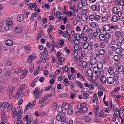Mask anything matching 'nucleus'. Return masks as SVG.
<instances>
[{
	"mask_svg": "<svg viewBox=\"0 0 124 124\" xmlns=\"http://www.w3.org/2000/svg\"><path fill=\"white\" fill-rule=\"evenodd\" d=\"M51 96V94H48L45 96L43 97L41 99L39 102V104H40L42 103L43 104L44 102H45V104L48 103L50 102V100L47 99L50 98Z\"/></svg>",
	"mask_w": 124,
	"mask_h": 124,
	"instance_id": "1",
	"label": "nucleus"
},
{
	"mask_svg": "<svg viewBox=\"0 0 124 124\" xmlns=\"http://www.w3.org/2000/svg\"><path fill=\"white\" fill-rule=\"evenodd\" d=\"M43 91V90L42 89L39 90V87L36 88L34 91V94L35 96V101L39 98Z\"/></svg>",
	"mask_w": 124,
	"mask_h": 124,
	"instance_id": "2",
	"label": "nucleus"
},
{
	"mask_svg": "<svg viewBox=\"0 0 124 124\" xmlns=\"http://www.w3.org/2000/svg\"><path fill=\"white\" fill-rule=\"evenodd\" d=\"M6 25L5 26L4 29L6 31H8L9 30V27L12 26L13 24L12 20L10 18H8L6 21Z\"/></svg>",
	"mask_w": 124,
	"mask_h": 124,
	"instance_id": "3",
	"label": "nucleus"
},
{
	"mask_svg": "<svg viewBox=\"0 0 124 124\" xmlns=\"http://www.w3.org/2000/svg\"><path fill=\"white\" fill-rule=\"evenodd\" d=\"M86 74L88 77H91L92 79L94 81L96 80L97 79V74L95 73V74L96 75V76H95V77L93 76V71L91 69H88L86 72Z\"/></svg>",
	"mask_w": 124,
	"mask_h": 124,
	"instance_id": "4",
	"label": "nucleus"
},
{
	"mask_svg": "<svg viewBox=\"0 0 124 124\" xmlns=\"http://www.w3.org/2000/svg\"><path fill=\"white\" fill-rule=\"evenodd\" d=\"M115 4L117 6H118L120 7H123L124 6V0H115Z\"/></svg>",
	"mask_w": 124,
	"mask_h": 124,
	"instance_id": "5",
	"label": "nucleus"
},
{
	"mask_svg": "<svg viewBox=\"0 0 124 124\" xmlns=\"http://www.w3.org/2000/svg\"><path fill=\"white\" fill-rule=\"evenodd\" d=\"M113 11L115 14H117L119 16H121L122 13L121 12L118 11V9L117 7H114L113 9Z\"/></svg>",
	"mask_w": 124,
	"mask_h": 124,
	"instance_id": "6",
	"label": "nucleus"
},
{
	"mask_svg": "<svg viewBox=\"0 0 124 124\" xmlns=\"http://www.w3.org/2000/svg\"><path fill=\"white\" fill-rule=\"evenodd\" d=\"M81 4L82 7L85 6L87 5V2L86 0H82L81 2H79L78 4V6L79 8H83L81 7L80 5Z\"/></svg>",
	"mask_w": 124,
	"mask_h": 124,
	"instance_id": "7",
	"label": "nucleus"
},
{
	"mask_svg": "<svg viewBox=\"0 0 124 124\" xmlns=\"http://www.w3.org/2000/svg\"><path fill=\"white\" fill-rule=\"evenodd\" d=\"M22 113H19V112H17L16 113H14L13 114L14 119H20L22 117Z\"/></svg>",
	"mask_w": 124,
	"mask_h": 124,
	"instance_id": "8",
	"label": "nucleus"
},
{
	"mask_svg": "<svg viewBox=\"0 0 124 124\" xmlns=\"http://www.w3.org/2000/svg\"><path fill=\"white\" fill-rule=\"evenodd\" d=\"M110 26V24L105 25L104 26L103 28L104 29V30L105 31H109V32L110 33L113 32L112 30L110 29H111Z\"/></svg>",
	"mask_w": 124,
	"mask_h": 124,
	"instance_id": "9",
	"label": "nucleus"
},
{
	"mask_svg": "<svg viewBox=\"0 0 124 124\" xmlns=\"http://www.w3.org/2000/svg\"><path fill=\"white\" fill-rule=\"evenodd\" d=\"M87 105V103L85 102H83L79 104H78L77 106V108L78 109H81V108H84Z\"/></svg>",
	"mask_w": 124,
	"mask_h": 124,
	"instance_id": "10",
	"label": "nucleus"
},
{
	"mask_svg": "<svg viewBox=\"0 0 124 124\" xmlns=\"http://www.w3.org/2000/svg\"><path fill=\"white\" fill-rule=\"evenodd\" d=\"M115 81L114 78L112 77H110L107 78V81L108 83L110 84H112Z\"/></svg>",
	"mask_w": 124,
	"mask_h": 124,
	"instance_id": "11",
	"label": "nucleus"
},
{
	"mask_svg": "<svg viewBox=\"0 0 124 124\" xmlns=\"http://www.w3.org/2000/svg\"><path fill=\"white\" fill-rule=\"evenodd\" d=\"M111 16L109 14H106L105 16H103L102 18V20L104 22H106L107 21L108 19Z\"/></svg>",
	"mask_w": 124,
	"mask_h": 124,
	"instance_id": "12",
	"label": "nucleus"
},
{
	"mask_svg": "<svg viewBox=\"0 0 124 124\" xmlns=\"http://www.w3.org/2000/svg\"><path fill=\"white\" fill-rule=\"evenodd\" d=\"M25 86V85L24 84L20 85V88L18 89L17 92V94L18 96H19L20 92L21 91H23V90L24 89Z\"/></svg>",
	"mask_w": 124,
	"mask_h": 124,
	"instance_id": "13",
	"label": "nucleus"
},
{
	"mask_svg": "<svg viewBox=\"0 0 124 124\" xmlns=\"http://www.w3.org/2000/svg\"><path fill=\"white\" fill-rule=\"evenodd\" d=\"M14 31L16 33H20L22 31V29L20 27L17 26L15 28Z\"/></svg>",
	"mask_w": 124,
	"mask_h": 124,
	"instance_id": "14",
	"label": "nucleus"
},
{
	"mask_svg": "<svg viewBox=\"0 0 124 124\" xmlns=\"http://www.w3.org/2000/svg\"><path fill=\"white\" fill-rule=\"evenodd\" d=\"M15 88L14 87H12V89L11 91L10 92L9 94V97L10 99H12L14 96V93H13Z\"/></svg>",
	"mask_w": 124,
	"mask_h": 124,
	"instance_id": "15",
	"label": "nucleus"
},
{
	"mask_svg": "<svg viewBox=\"0 0 124 124\" xmlns=\"http://www.w3.org/2000/svg\"><path fill=\"white\" fill-rule=\"evenodd\" d=\"M24 18V16L22 14L18 15L17 17V20L19 22H21L23 21Z\"/></svg>",
	"mask_w": 124,
	"mask_h": 124,
	"instance_id": "16",
	"label": "nucleus"
},
{
	"mask_svg": "<svg viewBox=\"0 0 124 124\" xmlns=\"http://www.w3.org/2000/svg\"><path fill=\"white\" fill-rule=\"evenodd\" d=\"M27 7L28 9H31L36 5L35 3H31L27 4Z\"/></svg>",
	"mask_w": 124,
	"mask_h": 124,
	"instance_id": "17",
	"label": "nucleus"
},
{
	"mask_svg": "<svg viewBox=\"0 0 124 124\" xmlns=\"http://www.w3.org/2000/svg\"><path fill=\"white\" fill-rule=\"evenodd\" d=\"M119 17L120 16H118L116 15H114L112 17L111 20L114 22H116L119 19Z\"/></svg>",
	"mask_w": 124,
	"mask_h": 124,
	"instance_id": "18",
	"label": "nucleus"
},
{
	"mask_svg": "<svg viewBox=\"0 0 124 124\" xmlns=\"http://www.w3.org/2000/svg\"><path fill=\"white\" fill-rule=\"evenodd\" d=\"M81 93L83 95V97L84 99H86L89 97V94L87 93H86L84 91H81Z\"/></svg>",
	"mask_w": 124,
	"mask_h": 124,
	"instance_id": "19",
	"label": "nucleus"
},
{
	"mask_svg": "<svg viewBox=\"0 0 124 124\" xmlns=\"http://www.w3.org/2000/svg\"><path fill=\"white\" fill-rule=\"evenodd\" d=\"M116 45L120 47L121 48L122 50H124V43L118 42L116 44Z\"/></svg>",
	"mask_w": 124,
	"mask_h": 124,
	"instance_id": "20",
	"label": "nucleus"
},
{
	"mask_svg": "<svg viewBox=\"0 0 124 124\" xmlns=\"http://www.w3.org/2000/svg\"><path fill=\"white\" fill-rule=\"evenodd\" d=\"M100 81L102 83H105L107 81V79L105 76H101L100 78Z\"/></svg>",
	"mask_w": 124,
	"mask_h": 124,
	"instance_id": "21",
	"label": "nucleus"
},
{
	"mask_svg": "<svg viewBox=\"0 0 124 124\" xmlns=\"http://www.w3.org/2000/svg\"><path fill=\"white\" fill-rule=\"evenodd\" d=\"M5 43L6 45L8 46H10L13 44V42L11 40L8 39L6 41Z\"/></svg>",
	"mask_w": 124,
	"mask_h": 124,
	"instance_id": "22",
	"label": "nucleus"
},
{
	"mask_svg": "<svg viewBox=\"0 0 124 124\" xmlns=\"http://www.w3.org/2000/svg\"><path fill=\"white\" fill-rule=\"evenodd\" d=\"M28 71L26 70H25L23 72V73H22V74L20 76V78L21 79H23L26 76L27 73Z\"/></svg>",
	"mask_w": 124,
	"mask_h": 124,
	"instance_id": "23",
	"label": "nucleus"
},
{
	"mask_svg": "<svg viewBox=\"0 0 124 124\" xmlns=\"http://www.w3.org/2000/svg\"><path fill=\"white\" fill-rule=\"evenodd\" d=\"M7 115L6 113L5 112H3V114L2 116L1 117V119L2 120L4 121L5 122H7Z\"/></svg>",
	"mask_w": 124,
	"mask_h": 124,
	"instance_id": "24",
	"label": "nucleus"
},
{
	"mask_svg": "<svg viewBox=\"0 0 124 124\" xmlns=\"http://www.w3.org/2000/svg\"><path fill=\"white\" fill-rule=\"evenodd\" d=\"M88 110L87 108L85 107L83 108H81V109H79V112H81V113H83L87 111Z\"/></svg>",
	"mask_w": 124,
	"mask_h": 124,
	"instance_id": "25",
	"label": "nucleus"
},
{
	"mask_svg": "<svg viewBox=\"0 0 124 124\" xmlns=\"http://www.w3.org/2000/svg\"><path fill=\"white\" fill-rule=\"evenodd\" d=\"M96 59L95 57H93L91 60L90 63L92 65H94L96 62Z\"/></svg>",
	"mask_w": 124,
	"mask_h": 124,
	"instance_id": "26",
	"label": "nucleus"
},
{
	"mask_svg": "<svg viewBox=\"0 0 124 124\" xmlns=\"http://www.w3.org/2000/svg\"><path fill=\"white\" fill-rule=\"evenodd\" d=\"M111 11L108 8H105L103 12V13H106V14H109L110 15V16H111V14L110 13Z\"/></svg>",
	"mask_w": 124,
	"mask_h": 124,
	"instance_id": "27",
	"label": "nucleus"
},
{
	"mask_svg": "<svg viewBox=\"0 0 124 124\" xmlns=\"http://www.w3.org/2000/svg\"><path fill=\"white\" fill-rule=\"evenodd\" d=\"M69 106V104L65 102H63L62 104V107L65 110L67 109Z\"/></svg>",
	"mask_w": 124,
	"mask_h": 124,
	"instance_id": "28",
	"label": "nucleus"
},
{
	"mask_svg": "<svg viewBox=\"0 0 124 124\" xmlns=\"http://www.w3.org/2000/svg\"><path fill=\"white\" fill-rule=\"evenodd\" d=\"M122 51H122L121 48H117L116 50V53L118 54H121L122 53Z\"/></svg>",
	"mask_w": 124,
	"mask_h": 124,
	"instance_id": "29",
	"label": "nucleus"
},
{
	"mask_svg": "<svg viewBox=\"0 0 124 124\" xmlns=\"http://www.w3.org/2000/svg\"><path fill=\"white\" fill-rule=\"evenodd\" d=\"M88 18V16L86 14H83L81 16V18L84 21H86Z\"/></svg>",
	"mask_w": 124,
	"mask_h": 124,
	"instance_id": "30",
	"label": "nucleus"
},
{
	"mask_svg": "<svg viewBox=\"0 0 124 124\" xmlns=\"http://www.w3.org/2000/svg\"><path fill=\"white\" fill-rule=\"evenodd\" d=\"M34 59V56L31 55L30 57H29L26 61V62L27 63H29L32 60Z\"/></svg>",
	"mask_w": 124,
	"mask_h": 124,
	"instance_id": "31",
	"label": "nucleus"
},
{
	"mask_svg": "<svg viewBox=\"0 0 124 124\" xmlns=\"http://www.w3.org/2000/svg\"><path fill=\"white\" fill-rule=\"evenodd\" d=\"M118 116V114L117 112H116L115 111L114 115L113 116V122H115L116 119V117Z\"/></svg>",
	"mask_w": 124,
	"mask_h": 124,
	"instance_id": "32",
	"label": "nucleus"
},
{
	"mask_svg": "<svg viewBox=\"0 0 124 124\" xmlns=\"http://www.w3.org/2000/svg\"><path fill=\"white\" fill-rule=\"evenodd\" d=\"M101 6L100 5L99 3H96V11L99 12L100 10Z\"/></svg>",
	"mask_w": 124,
	"mask_h": 124,
	"instance_id": "33",
	"label": "nucleus"
},
{
	"mask_svg": "<svg viewBox=\"0 0 124 124\" xmlns=\"http://www.w3.org/2000/svg\"><path fill=\"white\" fill-rule=\"evenodd\" d=\"M84 121L86 122H90L91 120L90 118L87 116H85L84 117Z\"/></svg>",
	"mask_w": 124,
	"mask_h": 124,
	"instance_id": "34",
	"label": "nucleus"
},
{
	"mask_svg": "<svg viewBox=\"0 0 124 124\" xmlns=\"http://www.w3.org/2000/svg\"><path fill=\"white\" fill-rule=\"evenodd\" d=\"M116 39L119 41L118 42H122L124 41V38L123 37H122L121 35L117 38H116Z\"/></svg>",
	"mask_w": 124,
	"mask_h": 124,
	"instance_id": "35",
	"label": "nucleus"
},
{
	"mask_svg": "<svg viewBox=\"0 0 124 124\" xmlns=\"http://www.w3.org/2000/svg\"><path fill=\"white\" fill-rule=\"evenodd\" d=\"M73 113V108H69L67 110V114L69 115H71Z\"/></svg>",
	"mask_w": 124,
	"mask_h": 124,
	"instance_id": "36",
	"label": "nucleus"
},
{
	"mask_svg": "<svg viewBox=\"0 0 124 124\" xmlns=\"http://www.w3.org/2000/svg\"><path fill=\"white\" fill-rule=\"evenodd\" d=\"M108 71L109 73L111 75L113 74L114 72V70L112 67L109 68L108 69Z\"/></svg>",
	"mask_w": 124,
	"mask_h": 124,
	"instance_id": "37",
	"label": "nucleus"
},
{
	"mask_svg": "<svg viewBox=\"0 0 124 124\" xmlns=\"http://www.w3.org/2000/svg\"><path fill=\"white\" fill-rule=\"evenodd\" d=\"M8 105V103L7 102H3L1 105V107L3 108H7Z\"/></svg>",
	"mask_w": 124,
	"mask_h": 124,
	"instance_id": "38",
	"label": "nucleus"
},
{
	"mask_svg": "<svg viewBox=\"0 0 124 124\" xmlns=\"http://www.w3.org/2000/svg\"><path fill=\"white\" fill-rule=\"evenodd\" d=\"M114 60L116 62H118L120 60L119 56L117 55H116L114 57Z\"/></svg>",
	"mask_w": 124,
	"mask_h": 124,
	"instance_id": "39",
	"label": "nucleus"
},
{
	"mask_svg": "<svg viewBox=\"0 0 124 124\" xmlns=\"http://www.w3.org/2000/svg\"><path fill=\"white\" fill-rule=\"evenodd\" d=\"M99 109V108L97 106H95L94 108V113L96 115H98V113Z\"/></svg>",
	"mask_w": 124,
	"mask_h": 124,
	"instance_id": "40",
	"label": "nucleus"
},
{
	"mask_svg": "<svg viewBox=\"0 0 124 124\" xmlns=\"http://www.w3.org/2000/svg\"><path fill=\"white\" fill-rule=\"evenodd\" d=\"M89 18L91 21H93L95 19V16L93 14H91L89 16Z\"/></svg>",
	"mask_w": 124,
	"mask_h": 124,
	"instance_id": "41",
	"label": "nucleus"
},
{
	"mask_svg": "<svg viewBox=\"0 0 124 124\" xmlns=\"http://www.w3.org/2000/svg\"><path fill=\"white\" fill-rule=\"evenodd\" d=\"M89 42H85L83 45V48L84 49H86L88 46Z\"/></svg>",
	"mask_w": 124,
	"mask_h": 124,
	"instance_id": "42",
	"label": "nucleus"
},
{
	"mask_svg": "<svg viewBox=\"0 0 124 124\" xmlns=\"http://www.w3.org/2000/svg\"><path fill=\"white\" fill-rule=\"evenodd\" d=\"M8 108L7 109V112H9L13 108V105L11 103L10 104H8V105L7 107Z\"/></svg>",
	"mask_w": 124,
	"mask_h": 124,
	"instance_id": "43",
	"label": "nucleus"
},
{
	"mask_svg": "<svg viewBox=\"0 0 124 124\" xmlns=\"http://www.w3.org/2000/svg\"><path fill=\"white\" fill-rule=\"evenodd\" d=\"M88 28V26L87 25H85L83 27L82 31L83 32H86Z\"/></svg>",
	"mask_w": 124,
	"mask_h": 124,
	"instance_id": "44",
	"label": "nucleus"
},
{
	"mask_svg": "<svg viewBox=\"0 0 124 124\" xmlns=\"http://www.w3.org/2000/svg\"><path fill=\"white\" fill-rule=\"evenodd\" d=\"M22 70H23L21 68H19L16 70L13 73H16L17 74H18L20 73Z\"/></svg>",
	"mask_w": 124,
	"mask_h": 124,
	"instance_id": "45",
	"label": "nucleus"
},
{
	"mask_svg": "<svg viewBox=\"0 0 124 124\" xmlns=\"http://www.w3.org/2000/svg\"><path fill=\"white\" fill-rule=\"evenodd\" d=\"M115 34L116 36V38H117L121 35V32L119 31H116L115 32Z\"/></svg>",
	"mask_w": 124,
	"mask_h": 124,
	"instance_id": "46",
	"label": "nucleus"
},
{
	"mask_svg": "<svg viewBox=\"0 0 124 124\" xmlns=\"http://www.w3.org/2000/svg\"><path fill=\"white\" fill-rule=\"evenodd\" d=\"M53 29L54 27L53 26L50 25L47 30V32L49 33L51 32H52V30H53Z\"/></svg>",
	"mask_w": 124,
	"mask_h": 124,
	"instance_id": "47",
	"label": "nucleus"
},
{
	"mask_svg": "<svg viewBox=\"0 0 124 124\" xmlns=\"http://www.w3.org/2000/svg\"><path fill=\"white\" fill-rule=\"evenodd\" d=\"M97 67L98 68H99V69H100L103 67L102 63L101 62H99L98 63Z\"/></svg>",
	"mask_w": 124,
	"mask_h": 124,
	"instance_id": "48",
	"label": "nucleus"
},
{
	"mask_svg": "<svg viewBox=\"0 0 124 124\" xmlns=\"http://www.w3.org/2000/svg\"><path fill=\"white\" fill-rule=\"evenodd\" d=\"M105 36L103 34H101L99 36V38L102 41L104 40L105 39Z\"/></svg>",
	"mask_w": 124,
	"mask_h": 124,
	"instance_id": "49",
	"label": "nucleus"
},
{
	"mask_svg": "<svg viewBox=\"0 0 124 124\" xmlns=\"http://www.w3.org/2000/svg\"><path fill=\"white\" fill-rule=\"evenodd\" d=\"M10 2L12 5H15L17 4V0H10Z\"/></svg>",
	"mask_w": 124,
	"mask_h": 124,
	"instance_id": "50",
	"label": "nucleus"
},
{
	"mask_svg": "<svg viewBox=\"0 0 124 124\" xmlns=\"http://www.w3.org/2000/svg\"><path fill=\"white\" fill-rule=\"evenodd\" d=\"M105 52V50L103 49H100L99 51L100 54L102 55H103L104 54Z\"/></svg>",
	"mask_w": 124,
	"mask_h": 124,
	"instance_id": "51",
	"label": "nucleus"
},
{
	"mask_svg": "<svg viewBox=\"0 0 124 124\" xmlns=\"http://www.w3.org/2000/svg\"><path fill=\"white\" fill-rule=\"evenodd\" d=\"M19 119H17V120L15 121L14 122L15 124H23V122L21 121H20L19 120Z\"/></svg>",
	"mask_w": 124,
	"mask_h": 124,
	"instance_id": "52",
	"label": "nucleus"
},
{
	"mask_svg": "<svg viewBox=\"0 0 124 124\" xmlns=\"http://www.w3.org/2000/svg\"><path fill=\"white\" fill-rule=\"evenodd\" d=\"M119 74V73L118 71L117 70H116L115 72H114V75L115 77V78H116H116H117V79L118 80V75Z\"/></svg>",
	"mask_w": 124,
	"mask_h": 124,
	"instance_id": "53",
	"label": "nucleus"
},
{
	"mask_svg": "<svg viewBox=\"0 0 124 124\" xmlns=\"http://www.w3.org/2000/svg\"><path fill=\"white\" fill-rule=\"evenodd\" d=\"M43 53L45 56H47L48 54V52L46 48L45 47L43 51Z\"/></svg>",
	"mask_w": 124,
	"mask_h": 124,
	"instance_id": "54",
	"label": "nucleus"
},
{
	"mask_svg": "<svg viewBox=\"0 0 124 124\" xmlns=\"http://www.w3.org/2000/svg\"><path fill=\"white\" fill-rule=\"evenodd\" d=\"M87 32L89 34H91L93 32V29L91 28H88Z\"/></svg>",
	"mask_w": 124,
	"mask_h": 124,
	"instance_id": "55",
	"label": "nucleus"
},
{
	"mask_svg": "<svg viewBox=\"0 0 124 124\" xmlns=\"http://www.w3.org/2000/svg\"><path fill=\"white\" fill-rule=\"evenodd\" d=\"M99 68H98V67H94L93 68V70L94 71V74H95V73H96V74H96L97 73H98V72L99 71Z\"/></svg>",
	"mask_w": 124,
	"mask_h": 124,
	"instance_id": "56",
	"label": "nucleus"
},
{
	"mask_svg": "<svg viewBox=\"0 0 124 124\" xmlns=\"http://www.w3.org/2000/svg\"><path fill=\"white\" fill-rule=\"evenodd\" d=\"M30 105V103H29L28 104H27L25 107V109L28 110V108H29V107H30V108H32V107L31 106V105Z\"/></svg>",
	"mask_w": 124,
	"mask_h": 124,
	"instance_id": "57",
	"label": "nucleus"
},
{
	"mask_svg": "<svg viewBox=\"0 0 124 124\" xmlns=\"http://www.w3.org/2000/svg\"><path fill=\"white\" fill-rule=\"evenodd\" d=\"M4 75L5 76H9L10 75V72L8 70H7L4 72Z\"/></svg>",
	"mask_w": 124,
	"mask_h": 124,
	"instance_id": "58",
	"label": "nucleus"
},
{
	"mask_svg": "<svg viewBox=\"0 0 124 124\" xmlns=\"http://www.w3.org/2000/svg\"><path fill=\"white\" fill-rule=\"evenodd\" d=\"M124 69V68L122 66H120L118 67V70L120 72H123Z\"/></svg>",
	"mask_w": 124,
	"mask_h": 124,
	"instance_id": "59",
	"label": "nucleus"
},
{
	"mask_svg": "<svg viewBox=\"0 0 124 124\" xmlns=\"http://www.w3.org/2000/svg\"><path fill=\"white\" fill-rule=\"evenodd\" d=\"M104 110H101V111H100L99 112V115H98L100 117H102L103 116V114H104V112L103 111Z\"/></svg>",
	"mask_w": 124,
	"mask_h": 124,
	"instance_id": "60",
	"label": "nucleus"
},
{
	"mask_svg": "<svg viewBox=\"0 0 124 124\" xmlns=\"http://www.w3.org/2000/svg\"><path fill=\"white\" fill-rule=\"evenodd\" d=\"M87 65V64L85 61H83L82 63V66L84 68H85Z\"/></svg>",
	"mask_w": 124,
	"mask_h": 124,
	"instance_id": "61",
	"label": "nucleus"
},
{
	"mask_svg": "<svg viewBox=\"0 0 124 124\" xmlns=\"http://www.w3.org/2000/svg\"><path fill=\"white\" fill-rule=\"evenodd\" d=\"M70 10H72L73 12L77 10L75 6L74 5H73L72 6L70 7Z\"/></svg>",
	"mask_w": 124,
	"mask_h": 124,
	"instance_id": "62",
	"label": "nucleus"
},
{
	"mask_svg": "<svg viewBox=\"0 0 124 124\" xmlns=\"http://www.w3.org/2000/svg\"><path fill=\"white\" fill-rule=\"evenodd\" d=\"M24 48L27 51L26 53H29L30 50L31 49V47L29 46H25Z\"/></svg>",
	"mask_w": 124,
	"mask_h": 124,
	"instance_id": "63",
	"label": "nucleus"
},
{
	"mask_svg": "<svg viewBox=\"0 0 124 124\" xmlns=\"http://www.w3.org/2000/svg\"><path fill=\"white\" fill-rule=\"evenodd\" d=\"M61 118V116L59 115H57L56 117V119L58 122L60 120Z\"/></svg>",
	"mask_w": 124,
	"mask_h": 124,
	"instance_id": "64",
	"label": "nucleus"
}]
</instances>
